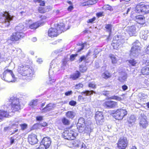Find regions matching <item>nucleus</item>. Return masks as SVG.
I'll list each match as a JSON object with an SVG mask.
<instances>
[{"mask_svg":"<svg viewBox=\"0 0 149 149\" xmlns=\"http://www.w3.org/2000/svg\"><path fill=\"white\" fill-rule=\"evenodd\" d=\"M17 71L22 75L30 77H33L34 74V70L33 68L24 63L19 65Z\"/></svg>","mask_w":149,"mask_h":149,"instance_id":"obj_1","label":"nucleus"},{"mask_svg":"<svg viewBox=\"0 0 149 149\" xmlns=\"http://www.w3.org/2000/svg\"><path fill=\"white\" fill-rule=\"evenodd\" d=\"M67 30L65 28V25L63 23H60L58 25L56 29L51 28L48 31V36L52 38L56 37L59 34Z\"/></svg>","mask_w":149,"mask_h":149,"instance_id":"obj_2","label":"nucleus"},{"mask_svg":"<svg viewBox=\"0 0 149 149\" xmlns=\"http://www.w3.org/2000/svg\"><path fill=\"white\" fill-rule=\"evenodd\" d=\"M10 104L8 106V111L9 112H14L18 111L20 109L19 100L16 97H12L9 100Z\"/></svg>","mask_w":149,"mask_h":149,"instance_id":"obj_3","label":"nucleus"},{"mask_svg":"<svg viewBox=\"0 0 149 149\" xmlns=\"http://www.w3.org/2000/svg\"><path fill=\"white\" fill-rule=\"evenodd\" d=\"M5 70L3 73V76L2 77L3 80L8 82H15L16 81L17 78H16L13 71L6 68Z\"/></svg>","mask_w":149,"mask_h":149,"instance_id":"obj_4","label":"nucleus"},{"mask_svg":"<svg viewBox=\"0 0 149 149\" xmlns=\"http://www.w3.org/2000/svg\"><path fill=\"white\" fill-rule=\"evenodd\" d=\"M0 18L1 22L5 26H8L10 24V22L13 19V17L6 12H3L1 13Z\"/></svg>","mask_w":149,"mask_h":149,"instance_id":"obj_5","label":"nucleus"},{"mask_svg":"<svg viewBox=\"0 0 149 149\" xmlns=\"http://www.w3.org/2000/svg\"><path fill=\"white\" fill-rule=\"evenodd\" d=\"M95 93L94 91L92 90H86L83 91L81 93L82 96L79 95L78 97L79 101L81 102H90L91 97L89 96Z\"/></svg>","mask_w":149,"mask_h":149,"instance_id":"obj_6","label":"nucleus"},{"mask_svg":"<svg viewBox=\"0 0 149 149\" xmlns=\"http://www.w3.org/2000/svg\"><path fill=\"white\" fill-rule=\"evenodd\" d=\"M140 43L138 40H136L133 43L130 53L131 57H136L138 56L140 51Z\"/></svg>","mask_w":149,"mask_h":149,"instance_id":"obj_7","label":"nucleus"},{"mask_svg":"<svg viewBox=\"0 0 149 149\" xmlns=\"http://www.w3.org/2000/svg\"><path fill=\"white\" fill-rule=\"evenodd\" d=\"M135 11L136 13H149V5H143L141 3L136 6Z\"/></svg>","mask_w":149,"mask_h":149,"instance_id":"obj_8","label":"nucleus"},{"mask_svg":"<svg viewBox=\"0 0 149 149\" xmlns=\"http://www.w3.org/2000/svg\"><path fill=\"white\" fill-rule=\"evenodd\" d=\"M127 111L125 109H117L114 113L113 117L116 119L120 120L127 115Z\"/></svg>","mask_w":149,"mask_h":149,"instance_id":"obj_9","label":"nucleus"},{"mask_svg":"<svg viewBox=\"0 0 149 149\" xmlns=\"http://www.w3.org/2000/svg\"><path fill=\"white\" fill-rule=\"evenodd\" d=\"M77 134V133L71 130L65 131L63 133V137L65 139L71 140L74 139Z\"/></svg>","mask_w":149,"mask_h":149,"instance_id":"obj_10","label":"nucleus"},{"mask_svg":"<svg viewBox=\"0 0 149 149\" xmlns=\"http://www.w3.org/2000/svg\"><path fill=\"white\" fill-rule=\"evenodd\" d=\"M118 36H115L114 39L115 40L112 43V45L114 49H118L122 45L124 42V40L123 39H118Z\"/></svg>","mask_w":149,"mask_h":149,"instance_id":"obj_11","label":"nucleus"},{"mask_svg":"<svg viewBox=\"0 0 149 149\" xmlns=\"http://www.w3.org/2000/svg\"><path fill=\"white\" fill-rule=\"evenodd\" d=\"M128 142L125 137H122L119 140L118 146L119 149H125L127 146Z\"/></svg>","mask_w":149,"mask_h":149,"instance_id":"obj_12","label":"nucleus"},{"mask_svg":"<svg viewBox=\"0 0 149 149\" xmlns=\"http://www.w3.org/2000/svg\"><path fill=\"white\" fill-rule=\"evenodd\" d=\"M95 118L96 123L98 125L102 124L104 121V118L102 113V112L97 111L96 112L95 115Z\"/></svg>","mask_w":149,"mask_h":149,"instance_id":"obj_13","label":"nucleus"},{"mask_svg":"<svg viewBox=\"0 0 149 149\" xmlns=\"http://www.w3.org/2000/svg\"><path fill=\"white\" fill-rule=\"evenodd\" d=\"M24 36V34L22 32H17L13 34L10 38V40L13 41H17L23 38Z\"/></svg>","mask_w":149,"mask_h":149,"instance_id":"obj_14","label":"nucleus"},{"mask_svg":"<svg viewBox=\"0 0 149 149\" xmlns=\"http://www.w3.org/2000/svg\"><path fill=\"white\" fill-rule=\"evenodd\" d=\"M83 143H81L78 140H75V141H71L68 142L67 144V146L70 148L72 147H81V145Z\"/></svg>","mask_w":149,"mask_h":149,"instance_id":"obj_15","label":"nucleus"},{"mask_svg":"<svg viewBox=\"0 0 149 149\" xmlns=\"http://www.w3.org/2000/svg\"><path fill=\"white\" fill-rule=\"evenodd\" d=\"M104 105L107 108H113L117 107V102L111 100H108L104 102Z\"/></svg>","mask_w":149,"mask_h":149,"instance_id":"obj_16","label":"nucleus"},{"mask_svg":"<svg viewBox=\"0 0 149 149\" xmlns=\"http://www.w3.org/2000/svg\"><path fill=\"white\" fill-rule=\"evenodd\" d=\"M55 107V104L50 103L47 104L43 109H41V108H40V110L42 113H45L53 109Z\"/></svg>","mask_w":149,"mask_h":149,"instance_id":"obj_17","label":"nucleus"},{"mask_svg":"<svg viewBox=\"0 0 149 149\" xmlns=\"http://www.w3.org/2000/svg\"><path fill=\"white\" fill-rule=\"evenodd\" d=\"M28 140L29 143L31 145H34L37 143L38 141L37 136L35 134H31L29 135Z\"/></svg>","mask_w":149,"mask_h":149,"instance_id":"obj_18","label":"nucleus"},{"mask_svg":"<svg viewBox=\"0 0 149 149\" xmlns=\"http://www.w3.org/2000/svg\"><path fill=\"white\" fill-rule=\"evenodd\" d=\"M51 143L50 138L48 137H44L41 141V143L47 148L50 146Z\"/></svg>","mask_w":149,"mask_h":149,"instance_id":"obj_19","label":"nucleus"},{"mask_svg":"<svg viewBox=\"0 0 149 149\" xmlns=\"http://www.w3.org/2000/svg\"><path fill=\"white\" fill-rule=\"evenodd\" d=\"M27 22V21H26V22ZM29 24H27V22L26 23H21L16 27L15 29L16 30L21 31L23 30H26Z\"/></svg>","mask_w":149,"mask_h":149,"instance_id":"obj_20","label":"nucleus"},{"mask_svg":"<svg viewBox=\"0 0 149 149\" xmlns=\"http://www.w3.org/2000/svg\"><path fill=\"white\" fill-rule=\"evenodd\" d=\"M31 23V20H29L27 22V24H29V26L31 29H35L38 27L40 25H41V23H40L38 22L33 23L32 24H30Z\"/></svg>","mask_w":149,"mask_h":149,"instance_id":"obj_21","label":"nucleus"},{"mask_svg":"<svg viewBox=\"0 0 149 149\" xmlns=\"http://www.w3.org/2000/svg\"><path fill=\"white\" fill-rule=\"evenodd\" d=\"M127 30L130 36L136 35V28L134 26H132L127 27Z\"/></svg>","mask_w":149,"mask_h":149,"instance_id":"obj_22","label":"nucleus"},{"mask_svg":"<svg viewBox=\"0 0 149 149\" xmlns=\"http://www.w3.org/2000/svg\"><path fill=\"white\" fill-rule=\"evenodd\" d=\"M7 110L6 111L3 110H0V121L2 120L3 118L4 117H8L9 116V112L8 111V108L7 107Z\"/></svg>","mask_w":149,"mask_h":149,"instance_id":"obj_23","label":"nucleus"},{"mask_svg":"<svg viewBox=\"0 0 149 149\" xmlns=\"http://www.w3.org/2000/svg\"><path fill=\"white\" fill-rule=\"evenodd\" d=\"M149 36V32L148 30L142 31L140 33V37L141 38L146 40Z\"/></svg>","mask_w":149,"mask_h":149,"instance_id":"obj_24","label":"nucleus"},{"mask_svg":"<svg viewBox=\"0 0 149 149\" xmlns=\"http://www.w3.org/2000/svg\"><path fill=\"white\" fill-rule=\"evenodd\" d=\"M134 19L136 22L140 24H143L145 22L144 17L142 15L136 16Z\"/></svg>","mask_w":149,"mask_h":149,"instance_id":"obj_25","label":"nucleus"},{"mask_svg":"<svg viewBox=\"0 0 149 149\" xmlns=\"http://www.w3.org/2000/svg\"><path fill=\"white\" fill-rule=\"evenodd\" d=\"M127 74L125 72H122L121 73V75L118 77V80L121 82H124L127 80Z\"/></svg>","mask_w":149,"mask_h":149,"instance_id":"obj_26","label":"nucleus"},{"mask_svg":"<svg viewBox=\"0 0 149 149\" xmlns=\"http://www.w3.org/2000/svg\"><path fill=\"white\" fill-rule=\"evenodd\" d=\"M141 72L143 75L149 74V64L143 67L141 70Z\"/></svg>","mask_w":149,"mask_h":149,"instance_id":"obj_27","label":"nucleus"},{"mask_svg":"<svg viewBox=\"0 0 149 149\" xmlns=\"http://www.w3.org/2000/svg\"><path fill=\"white\" fill-rule=\"evenodd\" d=\"M148 123L146 119L142 118L140 122V127L143 128H146L148 126Z\"/></svg>","mask_w":149,"mask_h":149,"instance_id":"obj_28","label":"nucleus"},{"mask_svg":"<svg viewBox=\"0 0 149 149\" xmlns=\"http://www.w3.org/2000/svg\"><path fill=\"white\" fill-rule=\"evenodd\" d=\"M109 57L111 60L112 63L115 64L117 63L118 61L120 60V59L118 60V57L117 56H116L113 54H110L109 55Z\"/></svg>","mask_w":149,"mask_h":149,"instance_id":"obj_29","label":"nucleus"},{"mask_svg":"<svg viewBox=\"0 0 149 149\" xmlns=\"http://www.w3.org/2000/svg\"><path fill=\"white\" fill-rule=\"evenodd\" d=\"M91 53L90 52H89L88 53L86 54V56H81L80 59L79 61L80 62H82L83 61H84L86 62H87L86 61L89 58V56L91 55Z\"/></svg>","mask_w":149,"mask_h":149,"instance_id":"obj_30","label":"nucleus"},{"mask_svg":"<svg viewBox=\"0 0 149 149\" xmlns=\"http://www.w3.org/2000/svg\"><path fill=\"white\" fill-rule=\"evenodd\" d=\"M136 120V119L135 116L134 115H131L129 117L128 121L130 124L132 125L134 124Z\"/></svg>","mask_w":149,"mask_h":149,"instance_id":"obj_31","label":"nucleus"},{"mask_svg":"<svg viewBox=\"0 0 149 149\" xmlns=\"http://www.w3.org/2000/svg\"><path fill=\"white\" fill-rule=\"evenodd\" d=\"M75 113L72 111H69L67 112L65 115L66 117L69 118H73L75 115Z\"/></svg>","mask_w":149,"mask_h":149,"instance_id":"obj_32","label":"nucleus"},{"mask_svg":"<svg viewBox=\"0 0 149 149\" xmlns=\"http://www.w3.org/2000/svg\"><path fill=\"white\" fill-rule=\"evenodd\" d=\"M95 1H93L92 0H89L87 1L82 3L81 4V6H86L88 5H92L95 3Z\"/></svg>","mask_w":149,"mask_h":149,"instance_id":"obj_33","label":"nucleus"},{"mask_svg":"<svg viewBox=\"0 0 149 149\" xmlns=\"http://www.w3.org/2000/svg\"><path fill=\"white\" fill-rule=\"evenodd\" d=\"M80 73L79 72L77 71L75 73L70 75V78L74 80L78 78L80 76Z\"/></svg>","mask_w":149,"mask_h":149,"instance_id":"obj_34","label":"nucleus"},{"mask_svg":"<svg viewBox=\"0 0 149 149\" xmlns=\"http://www.w3.org/2000/svg\"><path fill=\"white\" fill-rule=\"evenodd\" d=\"M17 54L18 57L21 58H23L25 57V54L23 52H22L21 49H19L17 50Z\"/></svg>","mask_w":149,"mask_h":149,"instance_id":"obj_35","label":"nucleus"},{"mask_svg":"<svg viewBox=\"0 0 149 149\" xmlns=\"http://www.w3.org/2000/svg\"><path fill=\"white\" fill-rule=\"evenodd\" d=\"M112 25L110 24H107L105 25V28L107 29V31L108 32H109V36L110 35L111 33V29L112 27Z\"/></svg>","mask_w":149,"mask_h":149,"instance_id":"obj_36","label":"nucleus"},{"mask_svg":"<svg viewBox=\"0 0 149 149\" xmlns=\"http://www.w3.org/2000/svg\"><path fill=\"white\" fill-rule=\"evenodd\" d=\"M84 112L86 114V117L91 116L92 114V112L91 111V109L88 107L85 108Z\"/></svg>","mask_w":149,"mask_h":149,"instance_id":"obj_37","label":"nucleus"},{"mask_svg":"<svg viewBox=\"0 0 149 149\" xmlns=\"http://www.w3.org/2000/svg\"><path fill=\"white\" fill-rule=\"evenodd\" d=\"M62 122L63 124L65 125H68L70 124V121L65 117H64L62 119Z\"/></svg>","mask_w":149,"mask_h":149,"instance_id":"obj_38","label":"nucleus"},{"mask_svg":"<svg viewBox=\"0 0 149 149\" xmlns=\"http://www.w3.org/2000/svg\"><path fill=\"white\" fill-rule=\"evenodd\" d=\"M49 7H47L45 8L42 7H40L38 9L39 12L41 13H44L47 11V8H49Z\"/></svg>","mask_w":149,"mask_h":149,"instance_id":"obj_39","label":"nucleus"},{"mask_svg":"<svg viewBox=\"0 0 149 149\" xmlns=\"http://www.w3.org/2000/svg\"><path fill=\"white\" fill-rule=\"evenodd\" d=\"M110 76V74L107 71L103 73L102 75V77L106 79L108 78Z\"/></svg>","mask_w":149,"mask_h":149,"instance_id":"obj_40","label":"nucleus"},{"mask_svg":"<svg viewBox=\"0 0 149 149\" xmlns=\"http://www.w3.org/2000/svg\"><path fill=\"white\" fill-rule=\"evenodd\" d=\"M128 61L130 65L132 66H135L137 63V62L136 61L133 59H131L128 60Z\"/></svg>","mask_w":149,"mask_h":149,"instance_id":"obj_41","label":"nucleus"},{"mask_svg":"<svg viewBox=\"0 0 149 149\" xmlns=\"http://www.w3.org/2000/svg\"><path fill=\"white\" fill-rule=\"evenodd\" d=\"M83 125H77V129L79 132H82L85 130V128L82 127Z\"/></svg>","mask_w":149,"mask_h":149,"instance_id":"obj_42","label":"nucleus"},{"mask_svg":"<svg viewBox=\"0 0 149 149\" xmlns=\"http://www.w3.org/2000/svg\"><path fill=\"white\" fill-rule=\"evenodd\" d=\"M37 100H33L31 101L29 103V105L32 106V107L34 108V107L36 106L37 104Z\"/></svg>","mask_w":149,"mask_h":149,"instance_id":"obj_43","label":"nucleus"},{"mask_svg":"<svg viewBox=\"0 0 149 149\" xmlns=\"http://www.w3.org/2000/svg\"><path fill=\"white\" fill-rule=\"evenodd\" d=\"M85 122L84 119L83 118H81L78 120L77 125H83Z\"/></svg>","mask_w":149,"mask_h":149,"instance_id":"obj_44","label":"nucleus"},{"mask_svg":"<svg viewBox=\"0 0 149 149\" xmlns=\"http://www.w3.org/2000/svg\"><path fill=\"white\" fill-rule=\"evenodd\" d=\"M88 86L89 87L94 89L96 88V85L94 82H90L89 83Z\"/></svg>","mask_w":149,"mask_h":149,"instance_id":"obj_45","label":"nucleus"},{"mask_svg":"<svg viewBox=\"0 0 149 149\" xmlns=\"http://www.w3.org/2000/svg\"><path fill=\"white\" fill-rule=\"evenodd\" d=\"M109 98L110 99H114L119 101L121 99V98L120 97L116 96L111 97Z\"/></svg>","mask_w":149,"mask_h":149,"instance_id":"obj_46","label":"nucleus"},{"mask_svg":"<svg viewBox=\"0 0 149 149\" xmlns=\"http://www.w3.org/2000/svg\"><path fill=\"white\" fill-rule=\"evenodd\" d=\"M87 70V68L86 66L82 67L81 66L80 67V70L82 72H85Z\"/></svg>","mask_w":149,"mask_h":149,"instance_id":"obj_47","label":"nucleus"},{"mask_svg":"<svg viewBox=\"0 0 149 149\" xmlns=\"http://www.w3.org/2000/svg\"><path fill=\"white\" fill-rule=\"evenodd\" d=\"M83 86V85L81 83H79L75 85V88L76 89H79L82 88Z\"/></svg>","mask_w":149,"mask_h":149,"instance_id":"obj_48","label":"nucleus"},{"mask_svg":"<svg viewBox=\"0 0 149 149\" xmlns=\"http://www.w3.org/2000/svg\"><path fill=\"white\" fill-rule=\"evenodd\" d=\"M33 129H40V127L39 123H37L34 124L33 127Z\"/></svg>","mask_w":149,"mask_h":149,"instance_id":"obj_49","label":"nucleus"},{"mask_svg":"<svg viewBox=\"0 0 149 149\" xmlns=\"http://www.w3.org/2000/svg\"><path fill=\"white\" fill-rule=\"evenodd\" d=\"M103 8L104 9H105V10H112V7L108 5L104 6Z\"/></svg>","mask_w":149,"mask_h":149,"instance_id":"obj_50","label":"nucleus"},{"mask_svg":"<svg viewBox=\"0 0 149 149\" xmlns=\"http://www.w3.org/2000/svg\"><path fill=\"white\" fill-rule=\"evenodd\" d=\"M39 123L41 128H42V127H45L47 125V124L45 122H43V123Z\"/></svg>","mask_w":149,"mask_h":149,"instance_id":"obj_51","label":"nucleus"},{"mask_svg":"<svg viewBox=\"0 0 149 149\" xmlns=\"http://www.w3.org/2000/svg\"><path fill=\"white\" fill-rule=\"evenodd\" d=\"M77 54H72L70 56V60L71 61H73L74 60L75 57L77 56Z\"/></svg>","mask_w":149,"mask_h":149,"instance_id":"obj_52","label":"nucleus"},{"mask_svg":"<svg viewBox=\"0 0 149 149\" xmlns=\"http://www.w3.org/2000/svg\"><path fill=\"white\" fill-rule=\"evenodd\" d=\"M95 17H94L88 20L87 21V22L88 23H92L93 21H95Z\"/></svg>","mask_w":149,"mask_h":149,"instance_id":"obj_53","label":"nucleus"},{"mask_svg":"<svg viewBox=\"0 0 149 149\" xmlns=\"http://www.w3.org/2000/svg\"><path fill=\"white\" fill-rule=\"evenodd\" d=\"M85 44H81V45L80 46V47L78 48V49L77 50V52H80L82 50Z\"/></svg>","mask_w":149,"mask_h":149,"instance_id":"obj_54","label":"nucleus"},{"mask_svg":"<svg viewBox=\"0 0 149 149\" xmlns=\"http://www.w3.org/2000/svg\"><path fill=\"white\" fill-rule=\"evenodd\" d=\"M48 148L41 143L40 145L37 149H47Z\"/></svg>","mask_w":149,"mask_h":149,"instance_id":"obj_55","label":"nucleus"},{"mask_svg":"<svg viewBox=\"0 0 149 149\" xmlns=\"http://www.w3.org/2000/svg\"><path fill=\"white\" fill-rule=\"evenodd\" d=\"M76 102L74 100H71L69 102L70 105L72 106H74L76 104Z\"/></svg>","mask_w":149,"mask_h":149,"instance_id":"obj_56","label":"nucleus"},{"mask_svg":"<svg viewBox=\"0 0 149 149\" xmlns=\"http://www.w3.org/2000/svg\"><path fill=\"white\" fill-rule=\"evenodd\" d=\"M21 128L22 130H24L26 129L27 127V125L25 124H22L21 125Z\"/></svg>","mask_w":149,"mask_h":149,"instance_id":"obj_57","label":"nucleus"},{"mask_svg":"<svg viewBox=\"0 0 149 149\" xmlns=\"http://www.w3.org/2000/svg\"><path fill=\"white\" fill-rule=\"evenodd\" d=\"M123 8H125V10H126V14H127L130 11V8L127 9L126 6L125 5L123 6Z\"/></svg>","mask_w":149,"mask_h":149,"instance_id":"obj_58","label":"nucleus"},{"mask_svg":"<svg viewBox=\"0 0 149 149\" xmlns=\"http://www.w3.org/2000/svg\"><path fill=\"white\" fill-rule=\"evenodd\" d=\"M36 119L38 121H41L43 120V117L42 116H38L36 117Z\"/></svg>","mask_w":149,"mask_h":149,"instance_id":"obj_59","label":"nucleus"},{"mask_svg":"<svg viewBox=\"0 0 149 149\" xmlns=\"http://www.w3.org/2000/svg\"><path fill=\"white\" fill-rule=\"evenodd\" d=\"M55 81V80L54 79H52L51 78H49V82H48V84H51L52 83L54 82Z\"/></svg>","mask_w":149,"mask_h":149,"instance_id":"obj_60","label":"nucleus"},{"mask_svg":"<svg viewBox=\"0 0 149 149\" xmlns=\"http://www.w3.org/2000/svg\"><path fill=\"white\" fill-rule=\"evenodd\" d=\"M72 91H68L66 92L65 93V95L66 96H68L72 94Z\"/></svg>","mask_w":149,"mask_h":149,"instance_id":"obj_61","label":"nucleus"},{"mask_svg":"<svg viewBox=\"0 0 149 149\" xmlns=\"http://www.w3.org/2000/svg\"><path fill=\"white\" fill-rule=\"evenodd\" d=\"M145 51L146 54H149V45L147 47Z\"/></svg>","mask_w":149,"mask_h":149,"instance_id":"obj_62","label":"nucleus"},{"mask_svg":"<svg viewBox=\"0 0 149 149\" xmlns=\"http://www.w3.org/2000/svg\"><path fill=\"white\" fill-rule=\"evenodd\" d=\"M122 88L123 90L125 91L127 89L128 87L127 86L125 85L122 86Z\"/></svg>","mask_w":149,"mask_h":149,"instance_id":"obj_63","label":"nucleus"},{"mask_svg":"<svg viewBox=\"0 0 149 149\" xmlns=\"http://www.w3.org/2000/svg\"><path fill=\"white\" fill-rule=\"evenodd\" d=\"M67 62V59L66 58L64 59L62 61L63 62V65H65Z\"/></svg>","mask_w":149,"mask_h":149,"instance_id":"obj_64","label":"nucleus"}]
</instances>
